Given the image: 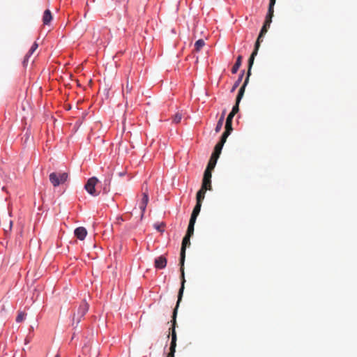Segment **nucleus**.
Returning <instances> with one entry per match:
<instances>
[{
  "label": "nucleus",
  "instance_id": "obj_18",
  "mask_svg": "<svg viewBox=\"0 0 357 357\" xmlns=\"http://www.w3.org/2000/svg\"><path fill=\"white\" fill-rule=\"evenodd\" d=\"M208 189L204 188L203 187L197 193V203L202 204V200L204 199L206 191Z\"/></svg>",
  "mask_w": 357,
  "mask_h": 357
},
{
  "label": "nucleus",
  "instance_id": "obj_36",
  "mask_svg": "<svg viewBox=\"0 0 357 357\" xmlns=\"http://www.w3.org/2000/svg\"><path fill=\"white\" fill-rule=\"evenodd\" d=\"M55 357H59V355H56Z\"/></svg>",
  "mask_w": 357,
  "mask_h": 357
},
{
  "label": "nucleus",
  "instance_id": "obj_33",
  "mask_svg": "<svg viewBox=\"0 0 357 357\" xmlns=\"http://www.w3.org/2000/svg\"><path fill=\"white\" fill-rule=\"evenodd\" d=\"M176 351H169V354H167V357H174V354Z\"/></svg>",
  "mask_w": 357,
  "mask_h": 357
},
{
  "label": "nucleus",
  "instance_id": "obj_35",
  "mask_svg": "<svg viewBox=\"0 0 357 357\" xmlns=\"http://www.w3.org/2000/svg\"><path fill=\"white\" fill-rule=\"evenodd\" d=\"M225 112H224L221 116H223L225 117Z\"/></svg>",
  "mask_w": 357,
  "mask_h": 357
},
{
  "label": "nucleus",
  "instance_id": "obj_13",
  "mask_svg": "<svg viewBox=\"0 0 357 357\" xmlns=\"http://www.w3.org/2000/svg\"><path fill=\"white\" fill-rule=\"evenodd\" d=\"M148 202H149L148 194L146 192H144L143 197L142 199V201H141V203L139 205V208H140L142 213H144V212L145 211V209H146Z\"/></svg>",
  "mask_w": 357,
  "mask_h": 357
},
{
  "label": "nucleus",
  "instance_id": "obj_7",
  "mask_svg": "<svg viewBox=\"0 0 357 357\" xmlns=\"http://www.w3.org/2000/svg\"><path fill=\"white\" fill-rule=\"evenodd\" d=\"M98 180L96 177L90 178L84 185L85 190L92 196H98L99 192L96 190Z\"/></svg>",
  "mask_w": 357,
  "mask_h": 357
},
{
  "label": "nucleus",
  "instance_id": "obj_27",
  "mask_svg": "<svg viewBox=\"0 0 357 357\" xmlns=\"http://www.w3.org/2000/svg\"><path fill=\"white\" fill-rule=\"evenodd\" d=\"M110 178L105 179L104 181L103 192L107 193L109 191Z\"/></svg>",
  "mask_w": 357,
  "mask_h": 357
},
{
  "label": "nucleus",
  "instance_id": "obj_6",
  "mask_svg": "<svg viewBox=\"0 0 357 357\" xmlns=\"http://www.w3.org/2000/svg\"><path fill=\"white\" fill-rule=\"evenodd\" d=\"M89 308V304L86 302V301H83L79 305L77 312H75L73 317V324L75 322L77 325L80 321L82 318L86 314Z\"/></svg>",
  "mask_w": 357,
  "mask_h": 357
},
{
  "label": "nucleus",
  "instance_id": "obj_5",
  "mask_svg": "<svg viewBox=\"0 0 357 357\" xmlns=\"http://www.w3.org/2000/svg\"><path fill=\"white\" fill-rule=\"evenodd\" d=\"M50 181L54 187L63 184L68 178V174L66 172H52L49 176Z\"/></svg>",
  "mask_w": 357,
  "mask_h": 357
},
{
  "label": "nucleus",
  "instance_id": "obj_17",
  "mask_svg": "<svg viewBox=\"0 0 357 357\" xmlns=\"http://www.w3.org/2000/svg\"><path fill=\"white\" fill-rule=\"evenodd\" d=\"M275 1L276 0H270L268 14H267L266 18L271 19L272 20V17L273 16V12H274L273 7L275 3Z\"/></svg>",
  "mask_w": 357,
  "mask_h": 357
},
{
  "label": "nucleus",
  "instance_id": "obj_16",
  "mask_svg": "<svg viewBox=\"0 0 357 357\" xmlns=\"http://www.w3.org/2000/svg\"><path fill=\"white\" fill-rule=\"evenodd\" d=\"M242 59H243V56L241 55H239L237 57L236 63H234V65L233 66V67L231 68V73L233 74H236L237 73V71L238 70L240 66H241Z\"/></svg>",
  "mask_w": 357,
  "mask_h": 357
},
{
  "label": "nucleus",
  "instance_id": "obj_12",
  "mask_svg": "<svg viewBox=\"0 0 357 357\" xmlns=\"http://www.w3.org/2000/svg\"><path fill=\"white\" fill-rule=\"evenodd\" d=\"M52 20L51 11L48 9L45 10L43 16V22L44 24L47 25Z\"/></svg>",
  "mask_w": 357,
  "mask_h": 357
},
{
  "label": "nucleus",
  "instance_id": "obj_15",
  "mask_svg": "<svg viewBox=\"0 0 357 357\" xmlns=\"http://www.w3.org/2000/svg\"><path fill=\"white\" fill-rule=\"evenodd\" d=\"M202 204L196 203L195 206L193 208L192 213L191 214L190 219L193 220H196L198 215L199 214L201 210Z\"/></svg>",
  "mask_w": 357,
  "mask_h": 357
},
{
  "label": "nucleus",
  "instance_id": "obj_29",
  "mask_svg": "<svg viewBox=\"0 0 357 357\" xmlns=\"http://www.w3.org/2000/svg\"><path fill=\"white\" fill-rule=\"evenodd\" d=\"M215 167V164L211 163V162H208V163L207 165V167H206V169H205V171H208V172L211 173V172L213 170Z\"/></svg>",
  "mask_w": 357,
  "mask_h": 357
},
{
  "label": "nucleus",
  "instance_id": "obj_21",
  "mask_svg": "<svg viewBox=\"0 0 357 357\" xmlns=\"http://www.w3.org/2000/svg\"><path fill=\"white\" fill-rule=\"evenodd\" d=\"M38 47V43L36 42L33 43L31 49L29 50V52L27 53V54L25 56L24 63H25L28 60V58L36 50Z\"/></svg>",
  "mask_w": 357,
  "mask_h": 357
},
{
  "label": "nucleus",
  "instance_id": "obj_23",
  "mask_svg": "<svg viewBox=\"0 0 357 357\" xmlns=\"http://www.w3.org/2000/svg\"><path fill=\"white\" fill-rule=\"evenodd\" d=\"M223 121H224V116H221L220 118L219 119V120L217 123L216 127L215 128V132H219L220 131V130L222 129V125H223Z\"/></svg>",
  "mask_w": 357,
  "mask_h": 357
},
{
  "label": "nucleus",
  "instance_id": "obj_1",
  "mask_svg": "<svg viewBox=\"0 0 357 357\" xmlns=\"http://www.w3.org/2000/svg\"><path fill=\"white\" fill-rule=\"evenodd\" d=\"M190 237L189 236L185 235L182 241V245L181 248V253H180V266H181V288L178 291V303L181 301L183 291H184V284L185 282V275H184V262L185 259V250L186 247L189 246L190 245Z\"/></svg>",
  "mask_w": 357,
  "mask_h": 357
},
{
  "label": "nucleus",
  "instance_id": "obj_34",
  "mask_svg": "<svg viewBox=\"0 0 357 357\" xmlns=\"http://www.w3.org/2000/svg\"><path fill=\"white\" fill-rule=\"evenodd\" d=\"M29 342V341L27 339H26L25 340V344H28Z\"/></svg>",
  "mask_w": 357,
  "mask_h": 357
},
{
  "label": "nucleus",
  "instance_id": "obj_24",
  "mask_svg": "<svg viewBox=\"0 0 357 357\" xmlns=\"http://www.w3.org/2000/svg\"><path fill=\"white\" fill-rule=\"evenodd\" d=\"M243 75H244V70L241 72L238 79L234 83V86L232 87V89H231V91H234L239 86L240 83L242 81Z\"/></svg>",
  "mask_w": 357,
  "mask_h": 357
},
{
  "label": "nucleus",
  "instance_id": "obj_11",
  "mask_svg": "<svg viewBox=\"0 0 357 357\" xmlns=\"http://www.w3.org/2000/svg\"><path fill=\"white\" fill-rule=\"evenodd\" d=\"M226 141V139L221 137L220 142L215 145L214 151L212 154L219 157L221 153L222 149Z\"/></svg>",
  "mask_w": 357,
  "mask_h": 357
},
{
  "label": "nucleus",
  "instance_id": "obj_3",
  "mask_svg": "<svg viewBox=\"0 0 357 357\" xmlns=\"http://www.w3.org/2000/svg\"><path fill=\"white\" fill-rule=\"evenodd\" d=\"M250 75H251V70H250V68H248V73H247V77L245 79L243 84L242 85V86L240 88V89L238 91V95L236 96V104L234 105L232 110L231 111V113H232L234 115L236 113H238L239 111V103L243 96V94L245 92V89L246 85L248 83L249 77H250Z\"/></svg>",
  "mask_w": 357,
  "mask_h": 357
},
{
  "label": "nucleus",
  "instance_id": "obj_10",
  "mask_svg": "<svg viewBox=\"0 0 357 357\" xmlns=\"http://www.w3.org/2000/svg\"><path fill=\"white\" fill-rule=\"evenodd\" d=\"M87 234V231L86 229L83 227H77V229H75V236L82 241L85 238Z\"/></svg>",
  "mask_w": 357,
  "mask_h": 357
},
{
  "label": "nucleus",
  "instance_id": "obj_25",
  "mask_svg": "<svg viewBox=\"0 0 357 357\" xmlns=\"http://www.w3.org/2000/svg\"><path fill=\"white\" fill-rule=\"evenodd\" d=\"M182 113L181 112H177L175 115L173 116V122L175 123H178L181 122L182 119Z\"/></svg>",
  "mask_w": 357,
  "mask_h": 357
},
{
  "label": "nucleus",
  "instance_id": "obj_19",
  "mask_svg": "<svg viewBox=\"0 0 357 357\" xmlns=\"http://www.w3.org/2000/svg\"><path fill=\"white\" fill-rule=\"evenodd\" d=\"M132 90V86L130 85L129 82H128V79H127V82H126V88L123 89V97L126 99L128 98V94H130L131 93Z\"/></svg>",
  "mask_w": 357,
  "mask_h": 357
},
{
  "label": "nucleus",
  "instance_id": "obj_31",
  "mask_svg": "<svg viewBox=\"0 0 357 357\" xmlns=\"http://www.w3.org/2000/svg\"><path fill=\"white\" fill-rule=\"evenodd\" d=\"M234 116V114H233L232 113H229L227 119H226V122H229V123H232V119Z\"/></svg>",
  "mask_w": 357,
  "mask_h": 357
},
{
  "label": "nucleus",
  "instance_id": "obj_8",
  "mask_svg": "<svg viewBox=\"0 0 357 357\" xmlns=\"http://www.w3.org/2000/svg\"><path fill=\"white\" fill-rule=\"evenodd\" d=\"M211 176L212 174L211 172H208V171H204L202 187H203L204 188H206L209 190H211Z\"/></svg>",
  "mask_w": 357,
  "mask_h": 357
},
{
  "label": "nucleus",
  "instance_id": "obj_26",
  "mask_svg": "<svg viewBox=\"0 0 357 357\" xmlns=\"http://www.w3.org/2000/svg\"><path fill=\"white\" fill-rule=\"evenodd\" d=\"M26 314L24 312H18V314L16 317V321L20 323L25 319Z\"/></svg>",
  "mask_w": 357,
  "mask_h": 357
},
{
  "label": "nucleus",
  "instance_id": "obj_28",
  "mask_svg": "<svg viewBox=\"0 0 357 357\" xmlns=\"http://www.w3.org/2000/svg\"><path fill=\"white\" fill-rule=\"evenodd\" d=\"M12 225H13V222L10 221L8 225L6 228H4V232L6 236H8L10 233L11 229H12Z\"/></svg>",
  "mask_w": 357,
  "mask_h": 357
},
{
  "label": "nucleus",
  "instance_id": "obj_30",
  "mask_svg": "<svg viewBox=\"0 0 357 357\" xmlns=\"http://www.w3.org/2000/svg\"><path fill=\"white\" fill-rule=\"evenodd\" d=\"M218 158V156L212 154L208 162H211V163L216 165Z\"/></svg>",
  "mask_w": 357,
  "mask_h": 357
},
{
  "label": "nucleus",
  "instance_id": "obj_9",
  "mask_svg": "<svg viewBox=\"0 0 357 357\" xmlns=\"http://www.w3.org/2000/svg\"><path fill=\"white\" fill-rule=\"evenodd\" d=\"M167 259L164 256H160L155 259L154 266L156 268L162 269L167 266Z\"/></svg>",
  "mask_w": 357,
  "mask_h": 357
},
{
  "label": "nucleus",
  "instance_id": "obj_2",
  "mask_svg": "<svg viewBox=\"0 0 357 357\" xmlns=\"http://www.w3.org/2000/svg\"><path fill=\"white\" fill-rule=\"evenodd\" d=\"M272 20L271 19L266 18L264 25L260 31L259 35L255 43V49L251 54L249 60H248V68L250 70L252 69V65L254 63L255 57L257 56L258 53V50L260 46L261 38L266 33L268 28L270 27L271 23Z\"/></svg>",
  "mask_w": 357,
  "mask_h": 357
},
{
  "label": "nucleus",
  "instance_id": "obj_4",
  "mask_svg": "<svg viewBox=\"0 0 357 357\" xmlns=\"http://www.w3.org/2000/svg\"><path fill=\"white\" fill-rule=\"evenodd\" d=\"M178 300L177 301L176 305L173 311V315H172V341L170 344V348L169 350L172 351H176V315H177V310L179 305Z\"/></svg>",
  "mask_w": 357,
  "mask_h": 357
},
{
  "label": "nucleus",
  "instance_id": "obj_14",
  "mask_svg": "<svg viewBox=\"0 0 357 357\" xmlns=\"http://www.w3.org/2000/svg\"><path fill=\"white\" fill-rule=\"evenodd\" d=\"M232 130H233L232 123H229V122H226L225 130L223 132V134L222 135L221 137L227 140L228 136L230 135Z\"/></svg>",
  "mask_w": 357,
  "mask_h": 357
},
{
  "label": "nucleus",
  "instance_id": "obj_20",
  "mask_svg": "<svg viewBox=\"0 0 357 357\" xmlns=\"http://www.w3.org/2000/svg\"><path fill=\"white\" fill-rule=\"evenodd\" d=\"M196 220L190 219L189 225L188 227L186 234L187 236H192L194 234V226Z\"/></svg>",
  "mask_w": 357,
  "mask_h": 357
},
{
  "label": "nucleus",
  "instance_id": "obj_22",
  "mask_svg": "<svg viewBox=\"0 0 357 357\" xmlns=\"http://www.w3.org/2000/svg\"><path fill=\"white\" fill-rule=\"evenodd\" d=\"M205 45V42L202 39L197 40L195 43V51L199 52L200 50Z\"/></svg>",
  "mask_w": 357,
  "mask_h": 357
},
{
  "label": "nucleus",
  "instance_id": "obj_32",
  "mask_svg": "<svg viewBox=\"0 0 357 357\" xmlns=\"http://www.w3.org/2000/svg\"><path fill=\"white\" fill-rule=\"evenodd\" d=\"M163 227H164V225L163 224H161L160 225H155L156 229L160 231H163Z\"/></svg>",
  "mask_w": 357,
  "mask_h": 357
}]
</instances>
